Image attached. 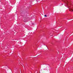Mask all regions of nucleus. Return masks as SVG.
I'll return each mask as SVG.
<instances>
[{
    "mask_svg": "<svg viewBox=\"0 0 73 73\" xmlns=\"http://www.w3.org/2000/svg\"><path fill=\"white\" fill-rule=\"evenodd\" d=\"M70 11H71V12H73V10L72 9H70Z\"/></svg>",
    "mask_w": 73,
    "mask_h": 73,
    "instance_id": "obj_1",
    "label": "nucleus"
},
{
    "mask_svg": "<svg viewBox=\"0 0 73 73\" xmlns=\"http://www.w3.org/2000/svg\"><path fill=\"white\" fill-rule=\"evenodd\" d=\"M44 16V17H47V16H46V15H45Z\"/></svg>",
    "mask_w": 73,
    "mask_h": 73,
    "instance_id": "obj_2",
    "label": "nucleus"
}]
</instances>
